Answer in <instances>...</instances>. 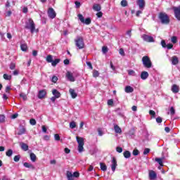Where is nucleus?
Returning a JSON list of instances; mask_svg holds the SVG:
<instances>
[{
	"instance_id": "nucleus-34",
	"label": "nucleus",
	"mask_w": 180,
	"mask_h": 180,
	"mask_svg": "<svg viewBox=\"0 0 180 180\" xmlns=\"http://www.w3.org/2000/svg\"><path fill=\"white\" fill-rule=\"evenodd\" d=\"M77 16L82 23H84V22H85V18H84V15H82V14H78Z\"/></svg>"
},
{
	"instance_id": "nucleus-62",
	"label": "nucleus",
	"mask_w": 180,
	"mask_h": 180,
	"mask_svg": "<svg viewBox=\"0 0 180 180\" xmlns=\"http://www.w3.org/2000/svg\"><path fill=\"white\" fill-rule=\"evenodd\" d=\"M116 151L117 153H122L123 151V149L121 147H117Z\"/></svg>"
},
{
	"instance_id": "nucleus-57",
	"label": "nucleus",
	"mask_w": 180,
	"mask_h": 180,
	"mask_svg": "<svg viewBox=\"0 0 180 180\" xmlns=\"http://www.w3.org/2000/svg\"><path fill=\"white\" fill-rule=\"evenodd\" d=\"M96 16L98 18H102V16H103V13H102V11H99L96 13Z\"/></svg>"
},
{
	"instance_id": "nucleus-60",
	"label": "nucleus",
	"mask_w": 180,
	"mask_h": 180,
	"mask_svg": "<svg viewBox=\"0 0 180 180\" xmlns=\"http://www.w3.org/2000/svg\"><path fill=\"white\" fill-rule=\"evenodd\" d=\"M63 63L65 64V65H68V64H70V60L68 59H65L63 60Z\"/></svg>"
},
{
	"instance_id": "nucleus-22",
	"label": "nucleus",
	"mask_w": 180,
	"mask_h": 180,
	"mask_svg": "<svg viewBox=\"0 0 180 180\" xmlns=\"http://www.w3.org/2000/svg\"><path fill=\"white\" fill-rule=\"evenodd\" d=\"M66 176L68 178V180H74V176L72 174V172H71L70 171H67Z\"/></svg>"
},
{
	"instance_id": "nucleus-55",
	"label": "nucleus",
	"mask_w": 180,
	"mask_h": 180,
	"mask_svg": "<svg viewBox=\"0 0 180 180\" xmlns=\"http://www.w3.org/2000/svg\"><path fill=\"white\" fill-rule=\"evenodd\" d=\"M167 49H168V50H171V49H172V47H174V44H168L166 45Z\"/></svg>"
},
{
	"instance_id": "nucleus-50",
	"label": "nucleus",
	"mask_w": 180,
	"mask_h": 180,
	"mask_svg": "<svg viewBox=\"0 0 180 180\" xmlns=\"http://www.w3.org/2000/svg\"><path fill=\"white\" fill-rule=\"evenodd\" d=\"M161 45H162V47H163V49H166L167 43H165V40L163 39L161 41Z\"/></svg>"
},
{
	"instance_id": "nucleus-47",
	"label": "nucleus",
	"mask_w": 180,
	"mask_h": 180,
	"mask_svg": "<svg viewBox=\"0 0 180 180\" xmlns=\"http://www.w3.org/2000/svg\"><path fill=\"white\" fill-rule=\"evenodd\" d=\"M133 155H139L140 154V152L137 149H134L132 152Z\"/></svg>"
},
{
	"instance_id": "nucleus-63",
	"label": "nucleus",
	"mask_w": 180,
	"mask_h": 180,
	"mask_svg": "<svg viewBox=\"0 0 180 180\" xmlns=\"http://www.w3.org/2000/svg\"><path fill=\"white\" fill-rule=\"evenodd\" d=\"M75 4L76 5V8H79L81 6V3L79 1H75Z\"/></svg>"
},
{
	"instance_id": "nucleus-15",
	"label": "nucleus",
	"mask_w": 180,
	"mask_h": 180,
	"mask_svg": "<svg viewBox=\"0 0 180 180\" xmlns=\"http://www.w3.org/2000/svg\"><path fill=\"white\" fill-rule=\"evenodd\" d=\"M148 76L149 75L146 71H143L141 73V78L143 79V81L147 79V78H148Z\"/></svg>"
},
{
	"instance_id": "nucleus-37",
	"label": "nucleus",
	"mask_w": 180,
	"mask_h": 180,
	"mask_svg": "<svg viewBox=\"0 0 180 180\" xmlns=\"http://www.w3.org/2000/svg\"><path fill=\"white\" fill-rule=\"evenodd\" d=\"M91 18H87L84 20V22L83 23H85V25H91Z\"/></svg>"
},
{
	"instance_id": "nucleus-2",
	"label": "nucleus",
	"mask_w": 180,
	"mask_h": 180,
	"mask_svg": "<svg viewBox=\"0 0 180 180\" xmlns=\"http://www.w3.org/2000/svg\"><path fill=\"white\" fill-rule=\"evenodd\" d=\"M25 29H28L30 30L32 34L34 33V30H36V24H34V21L33 19L29 18L28 22H25Z\"/></svg>"
},
{
	"instance_id": "nucleus-12",
	"label": "nucleus",
	"mask_w": 180,
	"mask_h": 180,
	"mask_svg": "<svg viewBox=\"0 0 180 180\" xmlns=\"http://www.w3.org/2000/svg\"><path fill=\"white\" fill-rule=\"evenodd\" d=\"M136 4L139 6V9H144V7L146 6V1L137 0Z\"/></svg>"
},
{
	"instance_id": "nucleus-40",
	"label": "nucleus",
	"mask_w": 180,
	"mask_h": 180,
	"mask_svg": "<svg viewBox=\"0 0 180 180\" xmlns=\"http://www.w3.org/2000/svg\"><path fill=\"white\" fill-rule=\"evenodd\" d=\"M102 51L103 53V54H106V53H108V51H109V49H108V46H103L102 47Z\"/></svg>"
},
{
	"instance_id": "nucleus-3",
	"label": "nucleus",
	"mask_w": 180,
	"mask_h": 180,
	"mask_svg": "<svg viewBox=\"0 0 180 180\" xmlns=\"http://www.w3.org/2000/svg\"><path fill=\"white\" fill-rule=\"evenodd\" d=\"M159 19L162 25H169V17L165 13H159Z\"/></svg>"
},
{
	"instance_id": "nucleus-4",
	"label": "nucleus",
	"mask_w": 180,
	"mask_h": 180,
	"mask_svg": "<svg viewBox=\"0 0 180 180\" xmlns=\"http://www.w3.org/2000/svg\"><path fill=\"white\" fill-rule=\"evenodd\" d=\"M77 150L79 153H82L84 151V145L85 144V139L81 136H77Z\"/></svg>"
},
{
	"instance_id": "nucleus-51",
	"label": "nucleus",
	"mask_w": 180,
	"mask_h": 180,
	"mask_svg": "<svg viewBox=\"0 0 180 180\" xmlns=\"http://www.w3.org/2000/svg\"><path fill=\"white\" fill-rule=\"evenodd\" d=\"M19 160H20V155H15V157H14V161H15V162H18V161H19Z\"/></svg>"
},
{
	"instance_id": "nucleus-33",
	"label": "nucleus",
	"mask_w": 180,
	"mask_h": 180,
	"mask_svg": "<svg viewBox=\"0 0 180 180\" xmlns=\"http://www.w3.org/2000/svg\"><path fill=\"white\" fill-rule=\"evenodd\" d=\"M46 61H47V63H53V56L48 55L46 56Z\"/></svg>"
},
{
	"instance_id": "nucleus-41",
	"label": "nucleus",
	"mask_w": 180,
	"mask_h": 180,
	"mask_svg": "<svg viewBox=\"0 0 180 180\" xmlns=\"http://www.w3.org/2000/svg\"><path fill=\"white\" fill-rule=\"evenodd\" d=\"M10 70H15L16 68V63H11L9 66Z\"/></svg>"
},
{
	"instance_id": "nucleus-56",
	"label": "nucleus",
	"mask_w": 180,
	"mask_h": 180,
	"mask_svg": "<svg viewBox=\"0 0 180 180\" xmlns=\"http://www.w3.org/2000/svg\"><path fill=\"white\" fill-rule=\"evenodd\" d=\"M157 123H162V118L161 117H158L156 118Z\"/></svg>"
},
{
	"instance_id": "nucleus-10",
	"label": "nucleus",
	"mask_w": 180,
	"mask_h": 180,
	"mask_svg": "<svg viewBox=\"0 0 180 180\" xmlns=\"http://www.w3.org/2000/svg\"><path fill=\"white\" fill-rule=\"evenodd\" d=\"M46 95H47V91L45 89H42L39 91L37 96L39 99H44Z\"/></svg>"
},
{
	"instance_id": "nucleus-19",
	"label": "nucleus",
	"mask_w": 180,
	"mask_h": 180,
	"mask_svg": "<svg viewBox=\"0 0 180 180\" xmlns=\"http://www.w3.org/2000/svg\"><path fill=\"white\" fill-rule=\"evenodd\" d=\"M20 146L22 150H23L24 151H27V150H29V146H27V144H26L23 142H21L20 143Z\"/></svg>"
},
{
	"instance_id": "nucleus-43",
	"label": "nucleus",
	"mask_w": 180,
	"mask_h": 180,
	"mask_svg": "<svg viewBox=\"0 0 180 180\" xmlns=\"http://www.w3.org/2000/svg\"><path fill=\"white\" fill-rule=\"evenodd\" d=\"M121 6H123V8H125V6H127V1L122 0L121 1Z\"/></svg>"
},
{
	"instance_id": "nucleus-35",
	"label": "nucleus",
	"mask_w": 180,
	"mask_h": 180,
	"mask_svg": "<svg viewBox=\"0 0 180 180\" xmlns=\"http://www.w3.org/2000/svg\"><path fill=\"white\" fill-rule=\"evenodd\" d=\"M70 129H75L77 127V123L75 122L72 121L70 123Z\"/></svg>"
},
{
	"instance_id": "nucleus-11",
	"label": "nucleus",
	"mask_w": 180,
	"mask_h": 180,
	"mask_svg": "<svg viewBox=\"0 0 180 180\" xmlns=\"http://www.w3.org/2000/svg\"><path fill=\"white\" fill-rule=\"evenodd\" d=\"M111 162V169L112 172H115V171H116V167H117V162L116 161V158H113Z\"/></svg>"
},
{
	"instance_id": "nucleus-8",
	"label": "nucleus",
	"mask_w": 180,
	"mask_h": 180,
	"mask_svg": "<svg viewBox=\"0 0 180 180\" xmlns=\"http://www.w3.org/2000/svg\"><path fill=\"white\" fill-rule=\"evenodd\" d=\"M174 16L177 20H180V6L178 7H173Z\"/></svg>"
},
{
	"instance_id": "nucleus-38",
	"label": "nucleus",
	"mask_w": 180,
	"mask_h": 180,
	"mask_svg": "<svg viewBox=\"0 0 180 180\" xmlns=\"http://www.w3.org/2000/svg\"><path fill=\"white\" fill-rule=\"evenodd\" d=\"M93 77L94 78H98V77H99V72L98 70H94L93 72Z\"/></svg>"
},
{
	"instance_id": "nucleus-26",
	"label": "nucleus",
	"mask_w": 180,
	"mask_h": 180,
	"mask_svg": "<svg viewBox=\"0 0 180 180\" xmlns=\"http://www.w3.org/2000/svg\"><path fill=\"white\" fill-rule=\"evenodd\" d=\"M124 158H130L131 157V153H130V151L126 150L123 153Z\"/></svg>"
},
{
	"instance_id": "nucleus-45",
	"label": "nucleus",
	"mask_w": 180,
	"mask_h": 180,
	"mask_svg": "<svg viewBox=\"0 0 180 180\" xmlns=\"http://www.w3.org/2000/svg\"><path fill=\"white\" fill-rule=\"evenodd\" d=\"M5 122V115H0V123H4Z\"/></svg>"
},
{
	"instance_id": "nucleus-23",
	"label": "nucleus",
	"mask_w": 180,
	"mask_h": 180,
	"mask_svg": "<svg viewBox=\"0 0 180 180\" xmlns=\"http://www.w3.org/2000/svg\"><path fill=\"white\" fill-rule=\"evenodd\" d=\"M18 136H22V134H26V128L22 127L20 128L18 132Z\"/></svg>"
},
{
	"instance_id": "nucleus-39",
	"label": "nucleus",
	"mask_w": 180,
	"mask_h": 180,
	"mask_svg": "<svg viewBox=\"0 0 180 180\" xmlns=\"http://www.w3.org/2000/svg\"><path fill=\"white\" fill-rule=\"evenodd\" d=\"M149 115L151 116V117L154 118L155 117V111L153 110H149Z\"/></svg>"
},
{
	"instance_id": "nucleus-25",
	"label": "nucleus",
	"mask_w": 180,
	"mask_h": 180,
	"mask_svg": "<svg viewBox=\"0 0 180 180\" xmlns=\"http://www.w3.org/2000/svg\"><path fill=\"white\" fill-rule=\"evenodd\" d=\"M60 61H61V59H60V58H56L54 60H53L51 63L52 67H56L57 65V64H58V63H60Z\"/></svg>"
},
{
	"instance_id": "nucleus-27",
	"label": "nucleus",
	"mask_w": 180,
	"mask_h": 180,
	"mask_svg": "<svg viewBox=\"0 0 180 180\" xmlns=\"http://www.w3.org/2000/svg\"><path fill=\"white\" fill-rule=\"evenodd\" d=\"M37 157L34 153H30V160L32 162H36Z\"/></svg>"
},
{
	"instance_id": "nucleus-52",
	"label": "nucleus",
	"mask_w": 180,
	"mask_h": 180,
	"mask_svg": "<svg viewBox=\"0 0 180 180\" xmlns=\"http://www.w3.org/2000/svg\"><path fill=\"white\" fill-rule=\"evenodd\" d=\"M178 41L176 37H172V42L175 44Z\"/></svg>"
},
{
	"instance_id": "nucleus-14",
	"label": "nucleus",
	"mask_w": 180,
	"mask_h": 180,
	"mask_svg": "<svg viewBox=\"0 0 180 180\" xmlns=\"http://www.w3.org/2000/svg\"><path fill=\"white\" fill-rule=\"evenodd\" d=\"M69 92L72 98V99H75L77 96H78V94L75 92V90L74 89H70Z\"/></svg>"
},
{
	"instance_id": "nucleus-5",
	"label": "nucleus",
	"mask_w": 180,
	"mask_h": 180,
	"mask_svg": "<svg viewBox=\"0 0 180 180\" xmlns=\"http://www.w3.org/2000/svg\"><path fill=\"white\" fill-rule=\"evenodd\" d=\"M142 63L143 67L145 68H151L153 67V63L151 62V59L148 56H145L142 58Z\"/></svg>"
},
{
	"instance_id": "nucleus-36",
	"label": "nucleus",
	"mask_w": 180,
	"mask_h": 180,
	"mask_svg": "<svg viewBox=\"0 0 180 180\" xmlns=\"http://www.w3.org/2000/svg\"><path fill=\"white\" fill-rule=\"evenodd\" d=\"M13 154V151L12 150V149L8 150L6 153V155H7V157H11V155Z\"/></svg>"
},
{
	"instance_id": "nucleus-28",
	"label": "nucleus",
	"mask_w": 180,
	"mask_h": 180,
	"mask_svg": "<svg viewBox=\"0 0 180 180\" xmlns=\"http://www.w3.org/2000/svg\"><path fill=\"white\" fill-rule=\"evenodd\" d=\"M23 165L25 167V168H32V169H34V166L30 163L25 162Z\"/></svg>"
},
{
	"instance_id": "nucleus-53",
	"label": "nucleus",
	"mask_w": 180,
	"mask_h": 180,
	"mask_svg": "<svg viewBox=\"0 0 180 180\" xmlns=\"http://www.w3.org/2000/svg\"><path fill=\"white\" fill-rule=\"evenodd\" d=\"M119 53L121 56H125V53H124V50L123 49H120V51H119Z\"/></svg>"
},
{
	"instance_id": "nucleus-31",
	"label": "nucleus",
	"mask_w": 180,
	"mask_h": 180,
	"mask_svg": "<svg viewBox=\"0 0 180 180\" xmlns=\"http://www.w3.org/2000/svg\"><path fill=\"white\" fill-rule=\"evenodd\" d=\"M20 49L22 51H27V44H21L20 45Z\"/></svg>"
},
{
	"instance_id": "nucleus-44",
	"label": "nucleus",
	"mask_w": 180,
	"mask_h": 180,
	"mask_svg": "<svg viewBox=\"0 0 180 180\" xmlns=\"http://www.w3.org/2000/svg\"><path fill=\"white\" fill-rule=\"evenodd\" d=\"M51 81L52 82H53V84H56L57 81H58V77H57L56 76H53L52 77Z\"/></svg>"
},
{
	"instance_id": "nucleus-6",
	"label": "nucleus",
	"mask_w": 180,
	"mask_h": 180,
	"mask_svg": "<svg viewBox=\"0 0 180 180\" xmlns=\"http://www.w3.org/2000/svg\"><path fill=\"white\" fill-rule=\"evenodd\" d=\"M47 14L49 18H50V19H54L56 16H57V13H56V11H54V8H49L48 9Z\"/></svg>"
},
{
	"instance_id": "nucleus-49",
	"label": "nucleus",
	"mask_w": 180,
	"mask_h": 180,
	"mask_svg": "<svg viewBox=\"0 0 180 180\" xmlns=\"http://www.w3.org/2000/svg\"><path fill=\"white\" fill-rule=\"evenodd\" d=\"M72 175L73 178H79V172H75Z\"/></svg>"
},
{
	"instance_id": "nucleus-48",
	"label": "nucleus",
	"mask_w": 180,
	"mask_h": 180,
	"mask_svg": "<svg viewBox=\"0 0 180 180\" xmlns=\"http://www.w3.org/2000/svg\"><path fill=\"white\" fill-rule=\"evenodd\" d=\"M30 124H32V126H36V120L34 119H31L30 120Z\"/></svg>"
},
{
	"instance_id": "nucleus-9",
	"label": "nucleus",
	"mask_w": 180,
	"mask_h": 180,
	"mask_svg": "<svg viewBox=\"0 0 180 180\" xmlns=\"http://www.w3.org/2000/svg\"><path fill=\"white\" fill-rule=\"evenodd\" d=\"M66 78L68 79V81H70V82H75V78L74 77L72 73H71L70 71L66 72Z\"/></svg>"
},
{
	"instance_id": "nucleus-30",
	"label": "nucleus",
	"mask_w": 180,
	"mask_h": 180,
	"mask_svg": "<svg viewBox=\"0 0 180 180\" xmlns=\"http://www.w3.org/2000/svg\"><path fill=\"white\" fill-rule=\"evenodd\" d=\"M100 167H101V169L102 171H106V169H108V167L106 166V165H105V163H100Z\"/></svg>"
},
{
	"instance_id": "nucleus-17",
	"label": "nucleus",
	"mask_w": 180,
	"mask_h": 180,
	"mask_svg": "<svg viewBox=\"0 0 180 180\" xmlns=\"http://www.w3.org/2000/svg\"><path fill=\"white\" fill-rule=\"evenodd\" d=\"M179 63V59H178V57L176 56H174L172 58V63L173 65H176Z\"/></svg>"
},
{
	"instance_id": "nucleus-59",
	"label": "nucleus",
	"mask_w": 180,
	"mask_h": 180,
	"mask_svg": "<svg viewBox=\"0 0 180 180\" xmlns=\"http://www.w3.org/2000/svg\"><path fill=\"white\" fill-rule=\"evenodd\" d=\"M41 127L43 133H47V127H46L44 125H43Z\"/></svg>"
},
{
	"instance_id": "nucleus-24",
	"label": "nucleus",
	"mask_w": 180,
	"mask_h": 180,
	"mask_svg": "<svg viewBox=\"0 0 180 180\" xmlns=\"http://www.w3.org/2000/svg\"><path fill=\"white\" fill-rule=\"evenodd\" d=\"M114 130L115 133H118V134H120L122 133V129L117 124L114 125Z\"/></svg>"
},
{
	"instance_id": "nucleus-7",
	"label": "nucleus",
	"mask_w": 180,
	"mask_h": 180,
	"mask_svg": "<svg viewBox=\"0 0 180 180\" xmlns=\"http://www.w3.org/2000/svg\"><path fill=\"white\" fill-rule=\"evenodd\" d=\"M142 39L144 40V41H147V43H154V37L148 36L146 34L142 35Z\"/></svg>"
},
{
	"instance_id": "nucleus-64",
	"label": "nucleus",
	"mask_w": 180,
	"mask_h": 180,
	"mask_svg": "<svg viewBox=\"0 0 180 180\" xmlns=\"http://www.w3.org/2000/svg\"><path fill=\"white\" fill-rule=\"evenodd\" d=\"M127 34L129 36V37H131V30H128L127 32Z\"/></svg>"
},
{
	"instance_id": "nucleus-61",
	"label": "nucleus",
	"mask_w": 180,
	"mask_h": 180,
	"mask_svg": "<svg viewBox=\"0 0 180 180\" xmlns=\"http://www.w3.org/2000/svg\"><path fill=\"white\" fill-rule=\"evenodd\" d=\"M86 65L88 67H89V68H91V70H93L94 67L92 66V63L91 62H86Z\"/></svg>"
},
{
	"instance_id": "nucleus-42",
	"label": "nucleus",
	"mask_w": 180,
	"mask_h": 180,
	"mask_svg": "<svg viewBox=\"0 0 180 180\" xmlns=\"http://www.w3.org/2000/svg\"><path fill=\"white\" fill-rule=\"evenodd\" d=\"M20 97L22 98L23 101H26L27 99V96L23 93L20 94Z\"/></svg>"
},
{
	"instance_id": "nucleus-46",
	"label": "nucleus",
	"mask_w": 180,
	"mask_h": 180,
	"mask_svg": "<svg viewBox=\"0 0 180 180\" xmlns=\"http://www.w3.org/2000/svg\"><path fill=\"white\" fill-rule=\"evenodd\" d=\"M170 115H172V116H174V115H175V108H174V107L170 108Z\"/></svg>"
},
{
	"instance_id": "nucleus-21",
	"label": "nucleus",
	"mask_w": 180,
	"mask_h": 180,
	"mask_svg": "<svg viewBox=\"0 0 180 180\" xmlns=\"http://www.w3.org/2000/svg\"><path fill=\"white\" fill-rule=\"evenodd\" d=\"M125 92L127 94H131V92L134 91V89L130 86H127L124 89Z\"/></svg>"
},
{
	"instance_id": "nucleus-20",
	"label": "nucleus",
	"mask_w": 180,
	"mask_h": 180,
	"mask_svg": "<svg viewBox=\"0 0 180 180\" xmlns=\"http://www.w3.org/2000/svg\"><path fill=\"white\" fill-rule=\"evenodd\" d=\"M93 9L96 12H100L101 9H102V7L101 6V4H94Z\"/></svg>"
},
{
	"instance_id": "nucleus-58",
	"label": "nucleus",
	"mask_w": 180,
	"mask_h": 180,
	"mask_svg": "<svg viewBox=\"0 0 180 180\" xmlns=\"http://www.w3.org/2000/svg\"><path fill=\"white\" fill-rule=\"evenodd\" d=\"M108 105L112 106L113 105V99H110L108 101Z\"/></svg>"
},
{
	"instance_id": "nucleus-32",
	"label": "nucleus",
	"mask_w": 180,
	"mask_h": 180,
	"mask_svg": "<svg viewBox=\"0 0 180 180\" xmlns=\"http://www.w3.org/2000/svg\"><path fill=\"white\" fill-rule=\"evenodd\" d=\"M155 162H158V164L160 165V167H164V164H162V159L161 158H155Z\"/></svg>"
},
{
	"instance_id": "nucleus-54",
	"label": "nucleus",
	"mask_w": 180,
	"mask_h": 180,
	"mask_svg": "<svg viewBox=\"0 0 180 180\" xmlns=\"http://www.w3.org/2000/svg\"><path fill=\"white\" fill-rule=\"evenodd\" d=\"M148 153H150V148H145L143 150V155H147V154H148Z\"/></svg>"
},
{
	"instance_id": "nucleus-13",
	"label": "nucleus",
	"mask_w": 180,
	"mask_h": 180,
	"mask_svg": "<svg viewBox=\"0 0 180 180\" xmlns=\"http://www.w3.org/2000/svg\"><path fill=\"white\" fill-rule=\"evenodd\" d=\"M155 178H157V174L155 173V172H154V170H150L149 171V179L151 180H154V179H155Z\"/></svg>"
},
{
	"instance_id": "nucleus-1",
	"label": "nucleus",
	"mask_w": 180,
	"mask_h": 180,
	"mask_svg": "<svg viewBox=\"0 0 180 180\" xmlns=\"http://www.w3.org/2000/svg\"><path fill=\"white\" fill-rule=\"evenodd\" d=\"M75 43L76 47L79 49V50H82V49H85V42H84V37L79 36L75 39Z\"/></svg>"
},
{
	"instance_id": "nucleus-29",
	"label": "nucleus",
	"mask_w": 180,
	"mask_h": 180,
	"mask_svg": "<svg viewBox=\"0 0 180 180\" xmlns=\"http://www.w3.org/2000/svg\"><path fill=\"white\" fill-rule=\"evenodd\" d=\"M3 78H4L7 81H11V79H12V75H9L8 74H4L3 75Z\"/></svg>"
},
{
	"instance_id": "nucleus-18",
	"label": "nucleus",
	"mask_w": 180,
	"mask_h": 180,
	"mask_svg": "<svg viewBox=\"0 0 180 180\" xmlns=\"http://www.w3.org/2000/svg\"><path fill=\"white\" fill-rule=\"evenodd\" d=\"M53 95L56 97L58 99L61 96V94L58 92V91L56 89L52 90Z\"/></svg>"
},
{
	"instance_id": "nucleus-16",
	"label": "nucleus",
	"mask_w": 180,
	"mask_h": 180,
	"mask_svg": "<svg viewBox=\"0 0 180 180\" xmlns=\"http://www.w3.org/2000/svg\"><path fill=\"white\" fill-rule=\"evenodd\" d=\"M172 91L173 94H178V92H179V86H178L176 84H174L172 86Z\"/></svg>"
}]
</instances>
